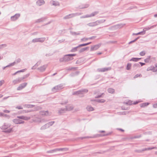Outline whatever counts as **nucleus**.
I'll return each instance as SVG.
<instances>
[{"instance_id": "obj_1", "label": "nucleus", "mask_w": 157, "mask_h": 157, "mask_svg": "<svg viewBox=\"0 0 157 157\" xmlns=\"http://www.w3.org/2000/svg\"><path fill=\"white\" fill-rule=\"evenodd\" d=\"M75 54H69L65 55L64 57L59 59L60 62H68L73 59V56H75Z\"/></svg>"}, {"instance_id": "obj_2", "label": "nucleus", "mask_w": 157, "mask_h": 157, "mask_svg": "<svg viewBox=\"0 0 157 157\" xmlns=\"http://www.w3.org/2000/svg\"><path fill=\"white\" fill-rule=\"evenodd\" d=\"M11 126L10 124H8L4 123L0 127V128L2 130H6L4 132L6 133H10L12 131V128H9L8 129V128H10Z\"/></svg>"}, {"instance_id": "obj_3", "label": "nucleus", "mask_w": 157, "mask_h": 157, "mask_svg": "<svg viewBox=\"0 0 157 157\" xmlns=\"http://www.w3.org/2000/svg\"><path fill=\"white\" fill-rule=\"evenodd\" d=\"M64 87L63 85L62 84H59L53 87L52 89V91L54 93L59 91Z\"/></svg>"}, {"instance_id": "obj_4", "label": "nucleus", "mask_w": 157, "mask_h": 157, "mask_svg": "<svg viewBox=\"0 0 157 157\" xmlns=\"http://www.w3.org/2000/svg\"><path fill=\"white\" fill-rule=\"evenodd\" d=\"M28 75H26L23 76V77L19 78L17 79L13 80V82L14 85L18 83L21 82L23 79L27 77Z\"/></svg>"}, {"instance_id": "obj_5", "label": "nucleus", "mask_w": 157, "mask_h": 157, "mask_svg": "<svg viewBox=\"0 0 157 157\" xmlns=\"http://www.w3.org/2000/svg\"><path fill=\"white\" fill-rule=\"evenodd\" d=\"M46 39L45 37H41L39 38H36L33 39L32 40V42L36 43V42H40L43 43L44 42Z\"/></svg>"}, {"instance_id": "obj_6", "label": "nucleus", "mask_w": 157, "mask_h": 157, "mask_svg": "<svg viewBox=\"0 0 157 157\" xmlns=\"http://www.w3.org/2000/svg\"><path fill=\"white\" fill-rule=\"evenodd\" d=\"M13 121L15 124H24L25 122L24 121L21 120L20 119L17 118L14 119L13 120Z\"/></svg>"}, {"instance_id": "obj_7", "label": "nucleus", "mask_w": 157, "mask_h": 157, "mask_svg": "<svg viewBox=\"0 0 157 157\" xmlns=\"http://www.w3.org/2000/svg\"><path fill=\"white\" fill-rule=\"evenodd\" d=\"M98 13V12L96 11L91 13L90 14H87L85 16H81L80 17V18H85L87 17H93L97 14Z\"/></svg>"}, {"instance_id": "obj_8", "label": "nucleus", "mask_w": 157, "mask_h": 157, "mask_svg": "<svg viewBox=\"0 0 157 157\" xmlns=\"http://www.w3.org/2000/svg\"><path fill=\"white\" fill-rule=\"evenodd\" d=\"M20 14L19 13H16L14 16H12L10 17L11 20L12 21H15L17 20L20 17Z\"/></svg>"}, {"instance_id": "obj_9", "label": "nucleus", "mask_w": 157, "mask_h": 157, "mask_svg": "<svg viewBox=\"0 0 157 157\" xmlns=\"http://www.w3.org/2000/svg\"><path fill=\"white\" fill-rule=\"evenodd\" d=\"M111 69L110 67H105L103 68H98L97 69V71L98 72H104L110 70Z\"/></svg>"}, {"instance_id": "obj_10", "label": "nucleus", "mask_w": 157, "mask_h": 157, "mask_svg": "<svg viewBox=\"0 0 157 157\" xmlns=\"http://www.w3.org/2000/svg\"><path fill=\"white\" fill-rule=\"evenodd\" d=\"M47 67V65L45 64L38 68L37 69L40 72H42L45 71Z\"/></svg>"}, {"instance_id": "obj_11", "label": "nucleus", "mask_w": 157, "mask_h": 157, "mask_svg": "<svg viewBox=\"0 0 157 157\" xmlns=\"http://www.w3.org/2000/svg\"><path fill=\"white\" fill-rule=\"evenodd\" d=\"M27 83H24L20 84L17 88V90H20L24 88L27 85Z\"/></svg>"}, {"instance_id": "obj_12", "label": "nucleus", "mask_w": 157, "mask_h": 157, "mask_svg": "<svg viewBox=\"0 0 157 157\" xmlns=\"http://www.w3.org/2000/svg\"><path fill=\"white\" fill-rule=\"evenodd\" d=\"M17 118L25 121H27L31 118V117H27L24 116H18L17 117Z\"/></svg>"}, {"instance_id": "obj_13", "label": "nucleus", "mask_w": 157, "mask_h": 157, "mask_svg": "<svg viewBox=\"0 0 157 157\" xmlns=\"http://www.w3.org/2000/svg\"><path fill=\"white\" fill-rule=\"evenodd\" d=\"M50 3L52 6H59V3L58 1L52 0L50 2Z\"/></svg>"}, {"instance_id": "obj_14", "label": "nucleus", "mask_w": 157, "mask_h": 157, "mask_svg": "<svg viewBox=\"0 0 157 157\" xmlns=\"http://www.w3.org/2000/svg\"><path fill=\"white\" fill-rule=\"evenodd\" d=\"M101 46V44H99L94 46H92L90 49L91 51L96 50L98 48Z\"/></svg>"}, {"instance_id": "obj_15", "label": "nucleus", "mask_w": 157, "mask_h": 157, "mask_svg": "<svg viewBox=\"0 0 157 157\" xmlns=\"http://www.w3.org/2000/svg\"><path fill=\"white\" fill-rule=\"evenodd\" d=\"M40 114L42 115L48 116L51 115V113H49L48 111H43L40 112Z\"/></svg>"}, {"instance_id": "obj_16", "label": "nucleus", "mask_w": 157, "mask_h": 157, "mask_svg": "<svg viewBox=\"0 0 157 157\" xmlns=\"http://www.w3.org/2000/svg\"><path fill=\"white\" fill-rule=\"evenodd\" d=\"M87 25L89 27H93L98 25L97 21L95 22H90L87 24Z\"/></svg>"}, {"instance_id": "obj_17", "label": "nucleus", "mask_w": 157, "mask_h": 157, "mask_svg": "<svg viewBox=\"0 0 157 157\" xmlns=\"http://www.w3.org/2000/svg\"><path fill=\"white\" fill-rule=\"evenodd\" d=\"M156 26V25H152L150 27H146V28H144L143 29V32H144V34L145 33V31L146 30H149L151 29H153V28H154V27H155Z\"/></svg>"}, {"instance_id": "obj_18", "label": "nucleus", "mask_w": 157, "mask_h": 157, "mask_svg": "<svg viewBox=\"0 0 157 157\" xmlns=\"http://www.w3.org/2000/svg\"><path fill=\"white\" fill-rule=\"evenodd\" d=\"M74 107L72 105H68L66 106V111H69L72 110L73 109Z\"/></svg>"}, {"instance_id": "obj_19", "label": "nucleus", "mask_w": 157, "mask_h": 157, "mask_svg": "<svg viewBox=\"0 0 157 157\" xmlns=\"http://www.w3.org/2000/svg\"><path fill=\"white\" fill-rule=\"evenodd\" d=\"M66 111L65 108H61L58 110V113L59 114L64 113Z\"/></svg>"}, {"instance_id": "obj_20", "label": "nucleus", "mask_w": 157, "mask_h": 157, "mask_svg": "<svg viewBox=\"0 0 157 157\" xmlns=\"http://www.w3.org/2000/svg\"><path fill=\"white\" fill-rule=\"evenodd\" d=\"M36 3L38 5L40 6L44 4L45 3V2L44 0H38L36 2Z\"/></svg>"}, {"instance_id": "obj_21", "label": "nucleus", "mask_w": 157, "mask_h": 157, "mask_svg": "<svg viewBox=\"0 0 157 157\" xmlns=\"http://www.w3.org/2000/svg\"><path fill=\"white\" fill-rule=\"evenodd\" d=\"M46 18H47L46 17H44L41 18H40V19H38L36 21V23H39V22H43L45 20H46Z\"/></svg>"}, {"instance_id": "obj_22", "label": "nucleus", "mask_w": 157, "mask_h": 157, "mask_svg": "<svg viewBox=\"0 0 157 157\" xmlns=\"http://www.w3.org/2000/svg\"><path fill=\"white\" fill-rule=\"evenodd\" d=\"M73 14H74L73 13H72V14H69L68 15H67L65 16V17H63V19H69V18L74 17V15H73Z\"/></svg>"}, {"instance_id": "obj_23", "label": "nucleus", "mask_w": 157, "mask_h": 157, "mask_svg": "<svg viewBox=\"0 0 157 157\" xmlns=\"http://www.w3.org/2000/svg\"><path fill=\"white\" fill-rule=\"evenodd\" d=\"M70 33L73 36H76L80 35V33L79 32H74L73 31H70Z\"/></svg>"}, {"instance_id": "obj_24", "label": "nucleus", "mask_w": 157, "mask_h": 157, "mask_svg": "<svg viewBox=\"0 0 157 157\" xmlns=\"http://www.w3.org/2000/svg\"><path fill=\"white\" fill-rule=\"evenodd\" d=\"M105 19H101L96 21L98 25L104 23L105 21Z\"/></svg>"}, {"instance_id": "obj_25", "label": "nucleus", "mask_w": 157, "mask_h": 157, "mask_svg": "<svg viewBox=\"0 0 157 157\" xmlns=\"http://www.w3.org/2000/svg\"><path fill=\"white\" fill-rule=\"evenodd\" d=\"M73 95H79L82 94V92L81 90H79L77 91L74 92L73 93Z\"/></svg>"}, {"instance_id": "obj_26", "label": "nucleus", "mask_w": 157, "mask_h": 157, "mask_svg": "<svg viewBox=\"0 0 157 157\" xmlns=\"http://www.w3.org/2000/svg\"><path fill=\"white\" fill-rule=\"evenodd\" d=\"M86 109L89 111H92L94 110L93 108L90 105L87 106L86 107Z\"/></svg>"}, {"instance_id": "obj_27", "label": "nucleus", "mask_w": 157, "mask_h": 157, "mask_svg": "<svg viewBox=\"0 0 157 157\" xmlns=\"http://www.w3.org/2000/svg\"><path fill=\"white\" fill-rule=\"evenodd\" d=\"M77 67H66V70L67 71H71V70H76V69L77 68Z\"/></svg>"}, {"instance_id": "obj_28", "label": "nucleus", "mask_w": 157, "mask_h": 157, "mask_svg": "<svg viewBox=\"0 0 157 157\" xmlns=\"http://www.w3.org/2000/svg\"><path fill=\"white\" fill-rule=\"evenodd\" d=\"M23 106L27 108H32L34 107V105H29V104H25Z\"/></svg>"}, {"instance_id": "obj_29", "label": "nucleus", "mask_w": 157, "mask_h": 157, "mask_svg": "<svg viewBox=\"0 0 157 157\" xmlns=\"http://www.w3.org/2000/svg\"><path fill=\"white\" fill-rule=\"evenodd\" d=\"M48 128V125H47V124H46L41 127L40 129L41 130H44Z\"/></svg>"}, {"instance_id": "obj_30", "label": "nucleus", "mask_w": 157, "mask_h": 157, "mask_svg": "<svg viewBox=\"0 0 157 157\" xmlns=\"http://www.w3.org/2000/svg\"><path fill=\"white\" fill-rule=\"evenodd\" d=\"M141 58H132L130 60V61H133L135 62H136L138 61Z\"/></svg>"}, {"instance_id": "obj_31", "label": "nucleus", "mask_w": 157, "mask_h": 157, "mask_svg": "<svg viewBox=\"0 0 157 157\" xmlns=\"http://www.w3.org/2000/svg\"><path fill=\"white\" fill-rule=\"evenodd\" d=\"M89 48L88 47H86V48H81L79 51L80 53L83 52L86 50H87Z\"/></svg>"}, {"instance_id": "obj_32", "label": "nucleus", "mask_w": 157, "mask_h": 157, "mask_svg": "<svg viewBox=\"0 0 157 157\" xmlns=\"http://www.w3.org/2000/svg\"><path fill=\"white\" fill-rule=\"evenodd\" d=\"M114 90L113 88H110L108 89V91L109 93L111 94H113L114 92Z\"/></svg>"}, {"instance_id": "obj_33", "label": "nucleus", "mask_w": 157, "mask_h": 157, "mask_svg": "<svg viewBox=\"0 0 157 157\" xmlns=\"http://www.w3.org/2000/svg\"><path fill=\"white\" fill-rule=\"evenodd\" d=\"M140 65L139 63H136L134 64L133 67L134 69H136L138 67H140Z\"/></svg>"}, {"instance_id": "obj_34", "label": "nucleus", "mask_w": 157, "mask_h": 157, "mask_svg": "<svg viewBox=\"0 0 157 157\" xmlns=\"http://www.w3.org/2000/svg\"><path fill=\"white\" fill-rule=\"evenodd\" d=\"M56 151H63L64 150L66 151L67 150V148H56Z\"/></svg>"}, {"instance_id": "obj_35", "label": "nucleus", "mask_w": 157, "mask_h": 157, "mask_svg": "<svg viewBox=\"0 0 157 157\" xmlns=\"http://www.w3.org/2000/svg\"><path fill=\"white\" fill-rule=\"evenodd\" d=\"M91 43V42H90L88 43H87L81 44L78 45V47H82V46H86V45H87L90 44Z\"/></svg>"}, {"instance_id": "obj_36", "label": "nucleus", "mask_w": 157, "mask_h": 157, "mask_svg": "<svg viewBox=\"0 0 157 157\" xmlns=\"http://www.w3.org/2000/svg\"><path fill=\"white\" fill-rule=\"evenodd\" d=\"M54 121H51L46 124L48 125V127L49 128L50 126L52 125L54 123Z\"/></svg>"}, {"instance_id": "obj_37", "label": "nucleus", "mask_w": 157, "mask_h": 157, "mask_svg": "<svg viewBox=\"0 0 157 157\" xmlns=\"http://www.w3.org/2000/svg\"><path fill=\"white\" fill-rule=\"evenodd\" d=\"M96 101L99 103H104L105 101V100L103 99H97L96 100Z\"/></svg>"}, {"instance_id": "obj_38", "label": "nucleus", "mask_w": 157, "mask_h": 157, "mask_svg": "<svg viewBox=\"0 0 157 157\" xmlns=\"http://www.w3.org/2000/svg\"><path fill=\"white\" fill-rule=\"evenodd\" d=\"M149 104V103H148L146 102V103H144L142 104H140V106L141 107H144L145 106H147Z\"/></svg>"}, {"instance_id": "obj_39", "label": "nucleus", "mask_w": 157, "mask_h": 157, "mask_svg": "<svg viewBox=\"0 0 157 157\" xmlns=\"http://www.w3.org/2000/svg\"><path fill=\"white\" fill-rule=\"evenodd\" d=\"M16 63V62H13L12 63H10L9 65L6 66V67H9L13 66Z\"/></svg>"}, {"instance_id": "obj_40", "label": "nucleus", "mask_w": 157, "mask_h": 157, "mask_svg": "<svg viewBox=\"0 0 157 157\" xmlns=\"http://www.w3.org/2000/svg\"><path fill=\"white\" fill-rule=\"evenodd\" d=\"M34 121L36 122H41V121H40V119L37 118L33 120Z\"/></svg>"}, {"instance_id": "obj_41", "label": "nucleus", "mask_w": 157, "mask_h": 157, "mask_svg": "<svg viewBox=\"0 0 157 157\" xmlns=\"http://www.w3.org/2000/svg\"><path fill=\"white\" fill-rule=\"evenodd\" d=\"M132 64L131 63H128L127 65L126 69L127 70H129L130 69Z\"/></svg>"}, {"instance_id": "obj_42", "label": "nucleus", "mask_w": 157, "mask_h": 157, "mask_svg": "<svg viewBox=\"0 0 157 157\" xmlns=\"http://www.w3.org/2000/svg\"><path fill=\"white\" fill-rule=\"evenodd\" d=\"M89 6L88 4H86L84 5V6L80 7V9H83L88 7Z\"/></svg>"}, {"instance_id": "obj_43", "label": "nucleus", "mask_w": 157, "mask_h": 157, "mask_svg": "<svg viewBox=\"0 0 157 157\" xmlns=\"http://www.w3.org/2000/svg\"><path fill=\"white\" fill-rule=\"evenodd\" d=\"M81 91L82 92V94L84 93H86L88 92V90L87 89H84L82 90H81Z\"/></svg>"}, {"instance_id": "obj_44", "label": "nucleus", "mask_w": 157, "mask_h": 157, "mask_svg": "<svg viewBox=\"0 0 157 157\" xmlns=\"http://www.w3.org/2000/svg\"><path fill=\"white\" fill-rule=\"evenodd\" d=\"M7 46V45L6 44H2L0 45V49L3 48H5Z\"/></svg>"}, {"instance_id": "obj_45", "label": "nucleus", "mask_w": 157, "mask_h": 157, "mask_svg": "<svg viewBox=\"0 0 157 157\" xmlns=\"http://www.w3.org/2000/svg\"><path fill=\"white\" fill-rule=\"evenodd\" d=\"M79 48V47H78V46L77 47H75V48H73L71 50V51L72 52H75V51H76L77 50V49Z\"/></svg>"}, {"instance_id": "obj_46", "label": "nucleus", "mask_w": 157, "mask_h": 157, "mask_svg": "<svg viewBox=\"0 0 157 157\" xmlns=\"http://www.w3.org/2000/svg\"><path fill=\"white\" fill-rule=\"evenodd\" d=\"M150 56H148V58L144 60V62L145 63H148L150 60Z\"/></svg>"}, {"instance_id": "obj_47", "label": "nucleus", "mask_w": 157, "mask_h": 157, "mask_svg": "<svg viewBox=\"0 0 157 157\" xmlns=\"http://www.w3.org/2000/svg\"><path fill=\"white\" fill-rule=\"evenodd\" d=\"M144 32L143 31H142V32H139L138 33H133V35H141V34H144Z\"/></svg>"}, {"instance_id": "obj_48", "label": "nucleus", "mask_w": 157, "mask_h": 157, "mask_svg": "<svg viewBox=\"0 0 157 157\" xmlns=\"http://www.w3.org/2000/svg\"><path fill=\"white\" fill-rule=\"evenodd\" d=\"M89 40L88 38H83L81 39V40L83 42H85Z\"/></svg>"}, {"instance_id": "obj_49", "label": "nucleus", "mask_w": 157, "mask_h": 157, "mask_svg": "<svg viewBox=\"0 0 157 157\" xmlns=\"http://www.w3.org/2000/svg\"><path fill=\"white\" fill-rule=\"evenodd\" d=\"M74 14L73 15H74V17L76 16H77L80 15H81L82 14V13H74Z\"/></svg>"}, {"instance_id": "obj_50", "label": "nucleus", "mask_w": 157, "mask_h": 157, "mask_svg": "<svg viewBox=\"0 0 157 157\" xmlns=\"http://www.w3.org/2000/svg\"><path fill=\"white\" fill-rule=\"evenodd\" d=\"M139 54L141 56H144L145 54V51H143L140 52Z\"/></svg>"}, {"instance_id": "obj_51", "label": "nucleus", "mask_w": 157, "mask_h": 157, "mask_svg": "<svg viewBox=\"0 0 157 157\" xmlns=\"http://www.w3.org/2000/svg\"><path fill=\"white\" fill-rule=\"evenodd\" d=\"M56 149H53L52 150H51L48 151H47V152L48 153H53V152H56Z\"/></svg>"}, {"instance_id": "obj_52", "label": "nucleus", "mask_w": 157, "mask_h": 157, "mask_svg": "<svg viewBox=\"0 0 157 157\" xmlns=\"http://www.w3.org/2000/svg\"><path fill=\"white\" fill-rule=\"evenodd\" d=\"M157 147H148V148H146V151L147 150H150L152 149H156Z\"/></svg>"}, {"instance_id": "obj_53", "label": "nucleus", "mask_w": 157, "mask_h": 157, "mask_svg": "<svg viewBox=\"0 0 157 157\" xmlns=\"http://www.w3.org/2000/svg\"><path fill=\"white\" fill-rule=\"evenodd\" d=\"M149 70H153V72H156L157 71V68L156 67H153V68L150 69Z\"/></svg>"}, {"instance_id": "obj_54", "label": "nucleus", "mask_w": 157, "mask_h": 157, "mask_svg": "<svg viewBox=\"0 0 157 157\" xmlns=\"http://www.w3.org/2000/svg\"><path fill=\"white\" fill-rule=\"evenodd\" d=\"M142 76V75L141 74H136V75L134 77V78H137L139 77H141Z\"/></svg>"}, {"instance_id": "obj_55", "label": "nucleus", "mask_w": 157, "mask_h": 157, "mask_svg": "<svg viewBox=\"0 0 157 157\" xmlns=\"http://www.w3.org/2000/svg\"><path fill=\"white\" fill-rule=\"evenodd\" d=\"M104 94V93H102L101 95H99L98 96H96L95 97V98H99L101 97H102V95Z\"/></svg>"}, {"instance_id": "obj_56", "label": "nucleus", "mask_w": 157, "mask_h": 157, "mask_svg": "<svg viewBox=\"0 0 157 157\" xmlns=\"http://www.w3.org/2000/svg\"><path fill=\"white\" fill-rule=\"evenodd\" d=\"M16 108L18 109H23V107L21 106H17L16 107Z\"/></svg>"}, {"instance_id": "obj_57", "label": "nucleus", "mask_w": 157, "mask_h": 157, "mask_svg": "<svg viewBox=\"0 0 157 157\" xmlns=\"http://www.w3.org/2000/svg\"><path fill=\"white\" fill-rule=\"evenodd\" d=\"M21 61V59L20 58H18L16 60L15 62H16V63H18L20 62Z\"/></svg>"}, {"instance_id": "obj_58", "label": "nucleus", "mask_w": 157, "mask_h": 157, "mask_svg": "<svg viewBox=\"0 0 157 157\" xmlns=\"http://www.w3.org/2000/svg\"><path fill=\"white\" fill-rule=\"evenodd\" d=\"M40 62H37L34 65L37 68L40 65Z\"/></svg>"}, {"instance_id": "obj_59", "label": "nucleus", "mask_w": 157, "mask_h": 157, "mask_svg": "<svg viewBox=\"0 0 157 157\" xmlns=\"http://www.w3.org/2000/svg\"><path fill=\"white\" fill-rule=\"evenodd\" d=\"M40 121H41V122H46L47 121L45 120V119H40Z\"/></svg>"}, {"instance_id": "obj_60", "label": "nucleus", "mask_w": 157, "mask_h": 157, "mask_svg": "<svg viewBox=\"0 0 157 157\" xmlns=\"http://www.w3.org/2000/svg\"><path fill=\"white\" fill-rule=\"evenodd\" d=\"M3 116H4L5 117H7L8 118H10V116L8 115L7 114H4L3 115Z\"/></svg>"}, {"instance_id": "obj_61", "label": "nucleus", "mask_w": 157, "mask_h": 157, "mask_svg": "<svg viewBox=\"0 0 157 157\" xmlns=\"http://www.w3.org/2000/svg\"><path fill=\"white\" fill-rule=\"evenodd\" d=\"M4 81L3 80H1L0 81V86H2V84L4 83Z\"/></svg>"}, {"instance_id": "obj_62", "label": "nucleus", "mask_w": 157, "mask_h": 157, "mask_svg": "<svg viewBox=\"0 0 157 157\" xmlns=\"http://www.w3.org/2000/svg\"><path fill=\"white\" fill-rule=\"evenodd\" d=\"M3 111L4 112L7 113H9L10 112V111L9 110H4Z\"/></svg>"}, {"instance_id": "obj_63", "label": "nucleus", "mask_w": 157, "mask_h": 157, "mask_svg": "<svg viewBox=\"0 0 157 157\" xmlns=\"http://www.w3.org/2000/svg\"><path fill=\"white\" fill-rule=\"evenodd\" d=\"M118 28H121L123 26V25L122 24L118 25H117Z\"/></svg>"}, {"instance_id": "obj_64", "label": "nucleus", "mask_w": 157, "mask_h": 157, "mask_svg": "<svg viewBox=\"0 0 157 157\" xmlns=\"http://www.w3.org/2000/svg\"><path fill=\"white\" fill-rule=\"evenodd\" d=\"M141 137V135H138L137 136H135L134 138H139Z\"/></svg>"}]
</instances>
